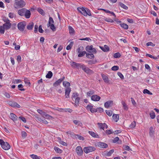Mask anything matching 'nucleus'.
Instances as JSON below:
<instances>
[{"mask_svg":"<svg viewBox=\"0 0 159 159\" xmlns=\"http://www.w3.org/2000/svg\"><path fill=\"white\" fill-rule=\"evenodd\" d=\"M106 114L109 116H111L112 114V111L111 110H106Z\"/></svg>","mask_w":159,"mask_h":159,"instance_id":"49530a36","label":"nucleus"},{"mask_svg":"<svg viewBox=\"0 0 159 159\" xmlns=\"http://www.w3.org/2000/svg\"><path fill=\"white\" fill-rule=\"evenodd\" d=\"M21 136L23 138H25L27 136L26 133L24 131H22L21 132Z\"/></svg>","mask_w":159,"mask_h":159,"instance_id":"e2e57ef3","label":"nucleus"},{"mask_svg":"<svg viewBox=\"0 0 159 159\" xmlns=\"http://www.w3.org/2000/svg\"><path fill=\"white\" fill-rule=\"evenodd\" d=\"M37 11H38V12H39L40 14H41L42 15H44V14H45L44 12L42 9L40 8H37Z\"/></svg>","mask_w":159,"mask_h":159,"instance_id":"37998d69","label":"nucleus"},{"mask_svg":"<svg viewBox=\"0 0 159 159\" xmlns=\"http://www.w3.org/2000/svg\"><path fill=\"white\" fill-rule=\"evenodd\" d=\"M73 44L74 43L73 42H70V44L67 46L66 47V50H69L71 49L73 46Z\"/></svg>","mask_w":159,"mask_h":159,"instance_id":"c9c22d12","label":"nucleus"},{"mask_svg":"<svg viewBox=\"0 0 159 159\" xmlns=\"http://www.w3.org/2000/svg\"><path fill=\"white\" fill-rule=\"evenodd\" d=\"M146 56H148L152 58L154 60H157L158 58H159V55H158L157 56L155 57L153 56L152 55L149 54H146Z\"/></svg>","mask_w":159,"mask_h":159,"instance_id":"c756f323","label":"nucleus"},{"mask_svg":"<svg viewBox=\"0 0 159 159\" xmlns=\"http://www.w3.org/2000/svg\"><path fill=\"white\" fill-rule=\"evenodd\" d=\"M19 118L24 123H26V120L25 117L20 116L19 117Z\"/></svg>","mask_w":159,"mask_h":159,"instance_id":"680f3d73","label":"nucleus"},{"mask_svg":"<svg viewBox=\"0 0 159 159\" xmlns=\"http://www.w3.org/2000/svg\"><path fill=\"white\" fill-rule=\"evenodd\" d=\"M24 16L27 19L29 18L30 17L31 13L30 10L26 9L25 13Z\"/></svg>","mask_w":159,"mask_h":159,"instance_id":"4be33fe9","label":"nucleus"},{"mask_svg":"<svg viewBox=\"0 0 159 159\" xmlns=\"http://www.w3.org/2000/svg\"><path fill=\"white\" fill-rule=\"evenodd\" d=\"M2 26L4 27L5 30H7L11 28V24L10 22H8V23H5L3 24Z\"/></svg>","mask_w":159,"mask_h":159,"instance_id":"ddd939ff","label":"nucleus"},{"mask_svg":"<svg viewBox=\"0 0 159 159\" xmlns=\"http://www.w3.org/2000/svg\"><path fill=\"white\" fill-rule=\"evenodd\" d=\"M79 94L76 92H74L73 93L71 98L75 102V106L78 107L80 103V98L79 97Z\"/></svg>","mask_w":159,"mask_h":159,"instance_id":"7ed1b4c3","label":"nucleus"},{"mask_svg":"<svg viewBox=\"0 0 159 159\" xmlns=\"http://www.w3.org/2000/svg\"><path fill=\"white\" fill-rule=\"evenodd\" d=\"M80 68H81L87 74H91L93 73V71L84 65H82L80 66Z\"/></svg>","mask_w":159,"mask_h":159,"instance_id":"423d86ee","label":"nucleus"},{"mask_svg":"<svg viewBox=\"0 0 159 159\" xmlns=\"http://www.w3.org/2000/svg\"><path fill=\"white\" fill-rule=\"evenodd\" d=\"M5 28L3 26H0V33L1 34H4L5 32Z\"/></svg>","mask_w":159,"mask_h":159,"instance_id":"a18cd8bd","label":"nucleus"},{"mask_svg":"<svg viewBox=\"0 0 159 159\" xmlns=\"http://www.w3.org/2000/svg\"><path fill=\"white\" fill-rule=\"evenodd\" d=\"M26 25V23L25 21L20 22L17 24L18 29L20 31H23L25 30Z\"/></svg>","mask_w":159,"mask_h":159,"instance_id":"39448f33","label":"nucleus"},{"mask_svg":"<svg viewBox=\"0 0 159 159\" xmlns=\"http://www.w3.org/2000/svg\"><path fill=\"white\" fill-rule=\"evenodd\" d=\"M34 26V24L33 22L29 23L27 26V28L29 30H32Z\"/></svg>","mask_w":159,"mask_h":159,"instance_id":"a878e982","label":"nucleus"},{"mask_svg":"<svg viewBox=\"0 0 159 159\" xmlns=\"http://www.w3.org/2000/svg\"><path fill=\"white\" fill-rule=\"evenodd\" d=\"M89 134L93 137L96 138H99V135L96 133L92 131H89Z\"/></svg>","mask_w":159,"mask_h":159,"instance_id":"b1692460","label":"nucleus"},{"mask_svg":"<svg viewBox=\"0 0 159 159\" xmlns=\"http://www.w3.org/2000/svg\"><path fill=\"white\" fill-rule=\"evenodd\" d=\"M18 87L19 89L21 91H24L25 89L23 88V86L22 84H20L18 85Z\"/></svg>","mask_w":159,"mask_h":159,"instance_id":"69168bd1","label":"nucleus"},{"mask_svg":"<svg viewBox=\"0 0 159 159\" xmlns=\"http://www.w3.org/2000/svg\"><path fill=\"white\" fill-rule=\"evenodd\" d=\"M136 125V122L135 121H133L132 122L129 126V127L131 129L134 128Z\"/></svg>","mask_w":159,"mask_h":159,"instance_id":"09e8293b","label":"nucleus"},{"mask_svg":"<svg viewBox=\"0 0 159 159\" xmlns=\"http://www.w3.org/2000/svg\"><path fill=\"white\" fill-rule=\"evenodd\" d=\"M66 133L68 135H70L71 137H74L75 136L74 133L71 132V131H69L66 132Z\"/></svg>","mask_w":159,"mask_h":159,"instance_id":"8fccbe9b","label":"nucleus"},{"mask_svg":"<svg viewBox=\"0 0 159 159\" xmlns=\"http://www.w3.org/2000/svg\"><path fill=\"white\" fill-rule=\"evenodd\" d=\"M113 143H117L118 144H121L122 143V141L120 140L119 137H115L112 140Z\"/></svg>","mask_w":159,"mask_h":159,"instance_id":"5701e85b","label":"nucleus"},{"mask_svg":"<svg viewBox=\"0 0 159 159\" xmlns=\"http://www.w3.org/2000/svg\"><path fill=\"white\" fill-rule=\"evenodd\" d=\"M146 82L150 84H154L156 83L155 80L152 78H148L146 80Z\"/></svg>","mask_w":159,"mask_h":159,"instance_id":"6ab92c4d","label":"nucleus"},{"mask_svg":"<svg viewBox=\"0 0 159 159\" xmlns=\"http://www.w3.org/2000/svg\"><path fill=\"white\" fill-rule=\"evenodd\" d=\"M76 151L77 154L79 156H81L83 154V151L80 146H77L76 148Z\"/></svg>","mask_w":159,"mask_h":159,"instance_id":"9d476101","label":"nucleus"},{"mask_svg":"<svg viewBox=\"0 0 159 159\" xmlns=\"http://www.w3.org/2000/svg\"><path fill=\"white\" fill-rule=\"evenodd\" d=\"M143 93L144 94L147 93L150 95H152V93L147 89H144L143 91Z\"/></svg>","mask_w":159,"mask_h":159,"instance_id":"4c0bfd02","label":"nucleus"},{"mask_svg":"<svg viewBox=\"0 0 159 159\" xmlns=\"http://www.w3.org/2000/svg\"><path fill=\"white\" fill-rule=\"evenodd\" d=\"M94 93V92L93 90H91L87 93V95L88 96L90 97Z\"/></svg>","mask_w":159,"mask_h":159,"instance_id":"de8ad7c7","label":"nucleus"},{"mask_svg":"<svg viewBox=\"0 0 159 159\" xmlns=\"http://www.w3.org/2000/svg\"><path fill=\"white\" fill-rule=\"evenodd\" d=\"M114 152V149L110 150L109 152H107L106 155L107 156H110L111 155V154Z\"/></svg>","mask_w":159,"mask_h":159,"instance_id":"4d7b16f0","label":"nucleus"},{"mask_svg":"<svg viewBox=\"0 0 159 159\" xmlns=\"http://www.w3.org/2000/svg\"><path fill=\"white\" fill-rule=\"evenodd\" d=\"M14 7L15 8H22L26 4L25 2L23 0H14Z\"/></svg>","mask_w":159,"mask_h":159,"instance_id":"f03ea898","label":"nucleus"},{"mask_svg":"<svg viewBox=\"0 0 159 159\" xmlns=\"http://www.w3.org/2000/svg\"><path fill=\"white\" fill-rule=\"evenodd\" d=\"M9 105L13 107L20 108V106L15 102H10L9 103Z\"/></svg>","mask_w":159,"mask_h":159,"instance_id":"2eb2a0df","label":"nucleus"},{"mask_svg":"<svg viewBox=\"0 0 159 159\" xmlns=\"http://www.w3.org/2000/svg\"><path fill=\"white\" fill-rule=\"evenodd\" d=\"M124 150L127 151L131 150L129 146L128 145H125L123 146Z\"/></svg>","mask_w":159,"mask_h":159,"instance_id":"774afa93","label":"nucleus"},{"mask_svg":"<svg viewBox=\"0 0 159 159\" xmlns=\"http://www.w3.org/2000/svg\"><path fill=\"white\" fill-rule=\"evenodd\" d=\"M74 123L77 126H82V124L81 122L78 120H74L73 121Z\"/></svg>","mask_w":159,"mask_h":159,"instance_id":"2f4dec72","label":"nucleus"},{"mask_svg":"<svg viewBox=\"0 0 159 159\" xmlns=\"http://www.w3.org/2000/svg\"><path fill=\"white\" fill-rule=\"evenodd\" d=\"M122 105L123 106L124 109L125 110H127L128 109V107L125 102L122 101L121 102Z\"/></svg>","mask_w":159,"mask_h":159,"instance_id":"7c9ffc66","label":"nucleus"},{"mask_svg":"<svg viewBox=\"0 0 159 159\" xmlns=\"http://www.w3.org/2000/svg\"><path fill=\"white\" fill-rule=\"evenodd\" d=\"M97 62V61L96 60H90L88 61V63L89 65H92L95 64Z\"/></svg>","mask_w":159,"mask_h":159,"instance_id":"052dcab7","label":"nucleus"},{"mask_svg":"<svg viewBox=\"0 0 159 159\" xmlns=\"http://www.w3.org/2000/svg\"><path fill=\"white\" fill-rule=\"evenodd\" d=\"M71 91V89L70 88L67 87L65 89V97L68 98H69V94Z\"/></svg>","mask_w":159,"mask_h":159,"instance_id":"f3484780","label":"nucleus"},{"mask_svg":"<svg viewBox=\"0 0 159 159\" xmlns=\"http://www.w3.org/2000/svg\"><path fill=\"white\" fill-rule=\"evenodd\" d=\"M99 128L100 129H104L107 128V125L105 123H98Z\"/></svg>","mask_w":159,"mask_h":159,"instance_id":"4468645a","label":"nucleus"},{"mask_svg":"<svg viewBox=\"0 0 159 159\" xmlns=\"http://www.w3.org/2000/svg\"><path fill=\"white\" fill-rule=\"evenodd\" d=\"M0 144L2 148L5 150H8L10 148L11 146L9 143L4 142L2 139H0Z\"/></svg>","mask_w":159,"mask_h":159,"instance_id":"20e7f679","label":"nucleus"},{"mask_svg":"<svg viewBox=\"0 0 159 159\" xmlns=\"http://www.w3.org/2000/svg\"><path fill=\"white\" fill-rule=\"evenodd\" d=\"M101 75L103 80L106 83H109V79L108 77L107 76L105 75H104L102 74H101Z\"/></svg>","mask_w":159,"mask_h":159,"instance_id":"393cba45","label":"nucleus"},{"mask_svg":"<svg viewBox=\"0 0 159 159\" xmlns=\"http://www.w3.org/2000/svg\"><path fill=\"white\" fill-rule=\"evenodd\" d=\"M95 149L96 148L95 147L89 146L84 147L83 149V150L85 153H88L89 152L94 151Z\"/></svg>","mask_w":159,"mask_h":159,"instance_id":"0eeeda50","label":"nucleus"},{"mask_svg":"<svg viewBox=\"0 0 159 159\" xmlns=\"http://www.w3.org/2000/svg\"><path fill=\"white\" fill-rule=\"evenodd\" d=\"M64 78L59 79L57 80L53 84V86H56L60 84L63 80Z\"/></svg>","mask_w":159,"mask_h":159,"instance_id":"412c9836","label":"nucleus"},{"mask_svg":"<svg viewBox=\"0 0 159 159\" xmlns=\"http://www.w3.org/2000/svg\"><path fill=\"white\" fill-rule=\"evenodd\" d=\"M63 85L65 87H69L70 86V84L69 82L65 81L63 82Z\"/></svg>","mask_w":159,"mask_h":159,"instance_id":"79ce46f5","label":"nucleus"},{"mask_svg":"<svg viewBox=\"0 0 159 159\" xmlns=\"http://www.w3.org/2000/svg\"><path fill=\"white\" fill-rule=\"evenodd\" d=\"M120 54L119 52H117L115 53L114 55V57L115 58H118L120 57Z\"/></svg>","mask_w":159,"mask_h":159,"instance_id":"864d4df0","label":"nucleus"},{"mask_svg":"<svg viewBox=\"0 0 159 159\" xmlns=\"http://www.w3.org/2000/svg\"><path fill=\"white\" fill-rule=\"evenodd\" d=\"M100 48L104 52H107L109 50V47L107 45H105L104 47H100Z\"/></svg>","mask_w":159,"mask_h":159,"instance_id":"c85d7f7f","label":"nucleus"},{"mask_svg":"<svg viewBox=\"0 0 159 159\" xmlns=\"http://www.w3.org/2000/svg\"><path fill=\"white\" fill-rule=\"evenodd\" d=\"M9 117L14 122H15L17 120L18 117L14 113H10L9 115Z\"/></svg>","mask_w":159,"mask_h":159,"instance_id":"9b49d317","label":"nucleus"},{"mask_svg":"<svg viewBox=\"0 0 159 159\" xmlns=\"http://www.w3.org/2000/svg\"><path fill=\"white\" fill-rule=\"evenodd\" d=\"M26 9L22 8L19 10L18 11V14L21 16H24L25 15Z\"/></svg>","mask_w":159,"mask_h":159,"instance_id":"a211bd4d","label":"nucleus"},{"mask_svg":"<svg viewBox=\"0 0 159 159\" xmlns=\"http://www.w3.org/2000/svg\"><path fill=\"white\" fill-rule=\"evenodd\" d=\"M70 65L71 66L74 68L80 67V66L82 65L79 63H76L75 62H70Z\"/></svg>","mask_w":159,"mask_h":159,"instance_id":"f8f14e48","label":"nucleus"},{"mask_svg":"<svg viewBox=\"0 0 159 159\" xmlns=\"http://www.w3.org/2000/svg\"><path fill=\"white\" fill-rule=\"evenodd\" d=\"M93 46L91 45L90 46H87L86 48V50L88 52H90L93 49Z\"/></svg>","mask_w":159,"mask_h":159,"instance_id":"72a5a7b5","label":"nucleus"},{"mask_svg":"<svg viewBox=\"0 0 159 159\" xmlns=\"http://www.w3.org/2000/svg\"><path fill=\"white\" fill-rule=\"evenodd\" d=\"M86 57H87L90 58H94V55L93 54H86Z\"/></svg>","mask_w":159,"mask_h":159,"instance_id":"5fc2aeb1","label":"nucleus"},{"mask_svg":"<svg viewBox=\"0 0 159 159\" xmlns=\"http://www.w3.org/2000/svg\"><path fill=\"white\" fill-rule=\"evenodd\" d=\"M31 157L33 159H40L36 155L34 154H32L30 155Z\"/></svg>","mask_w":159,"mask_h":159,"instance_id":"338daca9","label":"nucleus"},{"mask_svg":"<svg viewBox=\"0 0 159 159\" xmlns=\"http://www.w3.org/2000/svg\"><path fill=\"white\" fill-rule=\"evenodd\" d=\"M8 16L10 18H13L16 17L15 14L13 13L10 12L9 13Z\"/></svg>","mask_w":159,"mask_h":159,"instance_id":"3c124183","label":"nucleus"},{"mask_svg":"<svg viewBox=\"0 0 159 159\" xmlns=\"http://www.w3.org/2000/svg\"><path fill=\"white\" fill-rule=\"evenodd\" d=\"M119 67L118 66H113L112 67L111 69L112 70L114 71H116L118 70L119 69Z\"/></svg>","mask_w":159,"mask_h":159,"instance_id":"13d9d810","label":"nucleus"},{"mask_svg":"<svg viewBox=\"0 0 159 159\" xmlns=\"http://www.w3.org/2000/svg\"><path fill=\"white\" fill-rule=\"evenodd\" d=\"M113 120L116 122L118 121L119 119V116L118 114H113L112 116Z\"/></svg>","mask_w":159,"mask_h":159,"instance_id":"cd10ccee","label":"nucleus"},{"mask_svg":"<svg viewBox=\"0 0 159 159\" xmlns=\"http://www.w3.org/2000/svg\"><path fill=\"white\" fill-rule=\"evenodd\" d=\"M77 9L79 12L84 16H91L90 10L87 8L79 7L77 8Z\"/></svg>","mask_w":159,"mask_h":159,"instance_id":"f257e3e1","label":"nucleus"},{"mask_svg":"<svg viewBox=\"0 0 159 159\" xmlns=\"http://www.w3.org/2000/svg\"><path fill=\"white\" fill-rule=\"evenodd\" d=\"M37 112L39 113L42 116H43L44 115V114H45V113H46L45 112H44L43 111H42L41 110H40V109L38 110Z\"/></svg>","mask_w":159,"mask_h":159,"instance_id":"bf43d9fd","label":"nucleus"},{"mask_svg":"<svg viewBox=\"0 0 159 159\" xmlns=\"http://www.w3.org/2000/svg\"><path fill=\"white\" fill-rule=\"evenodd\" d=\"M54 150L57 153H61L62 152V150L60 149L59 148L57 147H55L54 148Z\"/></svg>","mask_w":159,"mask_h":159,"instance_id":"a19ab883","label":"nucleus"},{"mask_svg":"<svg viewBox=\"0 0 159 159\" xmlns=\"http://www.w3.org/2000/svg\"><path fill=\"white\" fill-rule=\"evenodd\" d=\"M120 25L121 27L127 30L128 28V25L125 23L120 24Z\"/></svg>","mask_w":159,"mask_h":159,"instance_id":"ea45409f","label":"nucleus"},{"mask_svg":"<svg viewBox=\"0 0 159 159\" xmlns=\"http://www.w3.org/2000/svg\"><path fill=\"white\" fill-rule=\"evenodd\" d=\"M91 98L92 100L94 101H98L101 99V97L98 95L94 94L91 96Z\"/></svg>","mask_w":159,"mask_h":159,"instance_id":"1a4fd4ad","label":"nucleus"},{"mask_svg":"<svg viewBox=\"0 0 159 159\" xmlns=\"http://www.w3.org/2000/svg\"><path fill=\"white\" fill-rule=\"evenodd\" d=\"M52 73L51 71H49L48 73L46 76V77L47 78L50 79L52 76Z\"/></svg>","mask_w":159,"mask_h":159,"instance_id":"f704fd0d","label":"nucleus"},{"mask_svg":"<svg viewBox=\"0 0 159 159\" xmlns=\"http://www.w3.org/2000/svg\"><path fill=\"white\" fill-rule=\"evenodd\" d=\"M86 108L88 110H89L92 113L96 112L97 111L96 109L93 108V106L92 104L88 105Z\"/></svg>","mask_w":159,"mask_h":159,"instance_id":"6e6552de","label":"nucleus"},{"mask_svg":"<svg viewBox=\"0 0 159 159\" xmlns=\"http://www.w3.org/2000/svg\"><path fill=\"white\" fill-rule=\"evenodd\" d=\"M146 45L147 46H151L152 47H154L155 46V44H153L152 42H150L146 43Z\"/></svg>","mask_w":159,"mask_h":159,"instance_id":"0e129e2a","label":"nucleus"},{"mask_svg":"<svg viewBox=\"0 0 159 159\" xmlns=\"http://www.w3.org/2000/svg\"><path fill=\"white\" fill-rule=\"evenodd\" d=\"M149 115L152 119H154L155 118L156 115L155 112L153 111H152L150 113Z\"/></svg>","mask_w":159,"mask_h":159,"instance_id":"58836bf2","label":"nucleus"},{"mask_svg":"<svg viewBox=\"0 0 159 159\" xmlns=\"http://www.w3.org/2000/svg\"><path fill=\"white\" fill-rule=\"evenodd\" d=\"M68 29L69 31V33L70 34H73L75 33V30L74 29L70 26H69Z\"/></svg>","mask_w":159,"mask_h":159,"instance_id":"473e14b6","label":"nucleus"},{"mask_svg":"<svg viewBox=\"0 0 159 159\" xmlns=\"http://www.w3.org/2000/svg\"><path fill=\"white\" fill-rule=\"evenodd\" d=\"M54 23V21L52 18L51 17H49L48 25V26H50L52 24H53Z\"/></svg>","mask_w":159,"mask_h":159,"instance_id":"e433bc0d","label":"nucleus"},{"mask_svg":"<svg viewBox=\"0 0 159 159\" xmlns=\"http://www.w3.org/2000/svg\"><path fill=\"white\" fill-rule=\"evenodd\" d=\"M113 104V101H109L106 102L104 103V107L107 108H108L112 104Z\"/></svg>","mask_w":159,"mask_h":159,"instance_id":"aec40b11","label":"nucleus"},{"mask_svg":"<svg viewBox=\"0 0 159 159\" xmlns=\"http://www.w3.org/2000/svg\"><path fill=\"white\" fill-rule=\"evenodd\" d=\"M86 52L85 51H82L80 52L78 55L79 57H81L84 56L86 54Z\"/></svg>","mask_w":159,"mask_h":159,"instance_id":"603ef678","label":"nucleus"},{"mask_svg":"<svg viewBox=\"0 0 159 159\" xmlns=\"http://www.w3.org/2000/svg\"><path fill=\"white\" fill-rule=\"evenodd\" d=\"M44 118L49 120H53V118L51 116L47 114L46 113L43 116Z\"/></svg>","mask_w":159,"mask_h":159,"instance_id":"bb28decb","label":"nucleus"},{"mask_svg":"<svg viewBox=\"0 0 159 159\" xmlns=\"http://www.w3.org/2000/svg\"><path fill=\"white\" fill-rule=\"evenodd\" d=\"M155 134V132L153 130H150L149 135L151 137H153L154 136V134Z\"/></svg>","mask_w":159,"mask_h":159,"instance_id":"6e6d98bb","label":"nucleus"},{"mask_svg":"<svg viewBox=\"0 0 159 159\" xmlns=\"http://www.w3.org/2000/svg\"><path fill=\"white\" fill-rule=\"evenodd\" d=\"M98 147L101 148H106L107 147V145L103 142H99L98 144Z\"/></svg>","mask_w":159,"mask_h":159,"instance_id":"dca6fc26","label":"nucleus"},{"mask_svg":"<svg viewBox=\"0 0 159 159\" xmlns=\"http://www.w3.org/2000/svg\"><path fill=\"white\" fill-rule=\"evenodd\" d=\"M120 6L122 8H123L127 10L128 9V7L126 6L124 4L122 3H120L119 4Z\"/></svg>","mask_w":159,"mask_h":159,"instance_id":"c03bdc74","label":"nucleus"}]
</instances>
